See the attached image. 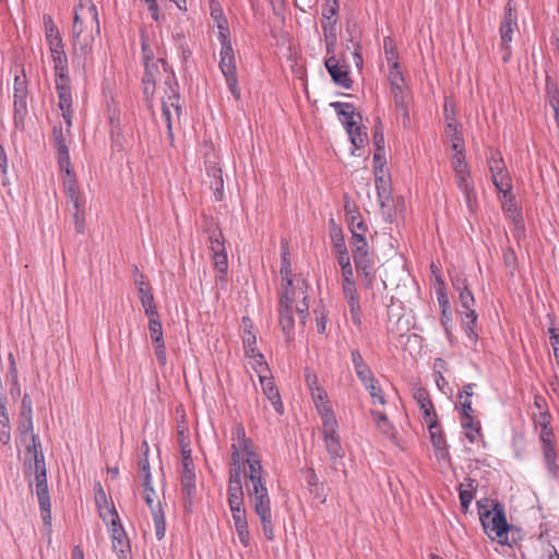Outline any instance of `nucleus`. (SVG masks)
<instances>
[{
	"instance_id": "obj_27",
	"label": "nucleus",
	"mask_w": 559,
	"mask_h": 559,
	"mask_svg": "<svg viewBox=\"0 0 559 559\" xmlns=\"http://www.w3.org/2000/svg\"><path fill=\"white\" fill-rule=\"evenodd\" d=\"M331 106L337 112L345 129H347V127H355V123L362 121L361 115L355 110L352 104L335 102L332 103Z\"/></svg>"
},
{
	"instance_id": "obj_26",
	"label": "nucleus",
	"mask_w": 559,
	"mask_h": 559,
	"mask_svg": "<svg viewBox=\"0 0 559 559\" xmlns=\"http://www.w3.org/2000/svg\"><path fill=\"white\" fill-rule=\"evenodd\" d=\"M259 381L261 383L263 393L269 399V401L273 405L274 409L278 414L282 415L284 413V405H283V402L281 400V395H280V392H278V389L276 388V385L274 383V379L271 376V372L266 373V374H264V373L261 374L259 377Z\"/></svg>"
},
{
	"instance_id": "obj_40",
	"label": "nucleus",
	"mask_w": 559,
	"mask_h": 559,
	"mask_svg": "<svg viewBox=\"0 0 559 559\" xmlns=\"http://www.w3.org/2000/svg\"><path fill=\"white\" fill-rule=\"evenodd\" d=\"M346 131L355 148H361L368 143L367 129L362 121L355 123V127H347Z\"/></svg>"
},
{
	"instance_id": "obj_3",
	"label": "nucleus",
	"mask_w": 559,
	"mask_h": 559,
	"mask_svg": "<svg viewBox=\"0 0 559 559\" xmlns=\"http://www.w3.org/2000/svg\"><path fill=\"white\" fill-rule=\"evenodd\" d=\"M281 259V275L284 283L282 284V295L278 305V322L287 343H290L295 334L294 313H298L300 324H306L309 313V285L305 278H293L288 247L285 243H282Z\"/></svg>"
},
{
	"instance_id": "obj_25",
	"label": "nucleus",
	"mask_w": 559,
	"mask_h": 559,
	"mask_svg": "<svg viewBox=\"0 0 559 559\" xmlns=\"http://www.w3.org/2000/svg\"><path fill=\"white\" fill-rule=\"evenodd\" d=\"M135 284L138 286L139 298L145 314L154 317L155 313H158L157 307L155 305L152 288L147 283L144 282L143 274H139V276L135 277Z\"/></svg>"
},
{
	"instance_id": "obj_23",
	"label": "nucleus",
	"mask_w": 559,
	"mask_h": 559,
	"mask_svg": "<svg viewBox=\"0 0 559 559\" xmlns=\"http://www.w3.org/2000/svg\"><path fill=\"white\" fill-rule=\"evenodd\" d=\"M325 68L332 76L334 83L344 88H350L352 80L348 74L347 66L341 64L334 55L325 60Z\"/></svg>"
},
{
	"instance_id": "obj_30",
	"label": "nucleus",
	"mask_w": 559,
	"mask_h": 559,
	"mask_svg": "<svg viewBox=\"0 0 559 559\" xmlns=\"http://www.w3.org/2000/svg\"><path fill=\"white\" fill-rule=\"evenodd\" d=\"M461 426L464 430L465 437L471 443H483L484 435L481 431L480 421L474 416H464L460 418Z\"/></svg>"
},
{
	"instance_id": "obj_46",
	"label": "nucleus",
	"mask_w": 559,
	"mask_h": 559,
	"mask_svg": "<svg viewBox=\"0 0 559 559\" xmlns=\"http://www.w3.org/2000/svg\"><path fill=\"white\" fill-rule=\"evenodd\" d=\"M329 226H330V237H331L333 247L335 249V252L347 249L346 242H345V237H344L341 226H338L336 224L335 219H333V218L330 219Z\"/></svg>"
},
{
	"instance_id": "obj_38",
	"label": "nucleus",
	"mask_w": 559,
	"mask_h": 559,
	"mask_svg": "<svg viewBox=\"0 0 559 559\" xmlns=\"http://www.w3.org/2000/svg\"><path fill=\"white\" fill-rule=\"evenodd\" d=\"M344 298L347 301L349 312H350V319L352 322L356 326L361 325V308H360V300L358 296V292H350V293H344Z\"/></svg>"
},
{
	"instance_id": "obj_47",
	"label": "nucleus",
	"mask_w": 559,
	"mask_h": 559,
	"mask_svg": "<svg viewBox=\"0 0 559 559\" xmlns=\"http://www.w3.org/2000/svg\"><path fill=\"white\" fill-rule=\"evenodd\" d=\"M365 389L369 392L371 402L373 404L384 405L385 397L382 388L378 384L376 378H372L370 382L361 383Z\"/></svg>"
},
{
	"instance_id": "obj_42",
	"label": "nucleus",
	"mask_w": 559,
	"mask_h": 559,
	"mask_svg": "<svg viewBox=\"0 0 559 559\" xmlns=\"http://www.w3.org/2000/svg\"><path fill=\"white\" fill-rule=\"evenodd\" d=\"M437 294H438L439 307L441 309V323L445 330V333L450 337L449 325L452 321V316H451V311H450V301H449L447 294L442 289H439Z\"/></svg>"
},
{
	"instance_id": "obj_7",
	"label": "nucleus",
	"mask_w": 559,
	"mask_h": 559,
	"mask_svg": "<svg viewBox=\"0 0 559 559\" xmlns=\"http://www.w3.org/2000/svg\"><path fill=\"white\" fill-rule=\"evenodd\" d=\"M451 167L454 171L456 186L464 194L467 207L469 211L474 212L477 207V194L474 189L466 156H451Z\"/></svg>"
},
{
	"instance_id": "obj_53",
	"label": "nucleus",
	"mask_w": 559,
	"mask_h": 559,
	"mask_svg": "<svg viewBox=\"0 0 559 559\" xmlns=\"http://www.w3.org/2000/svg\"><path fill=\"white\" fill-rule=\"evenodd\" d=\"M58 164L62 173L71 170V163L68 148L61 141L58 142Z\"/></svg>"
},
{
	"instance_id": "obj_11",
	"label": "nucleus",
	"mask_w": 559,
	"mask_h": 559,
	"mask_svg": "<svg viewBox=\"0 0 559 559\" xmlns=\"http://www.w3.org/2000/svg\"><path fill=\"white\" fill-rule=\"evenodd\" d=\"M488 166L498 192H511L513 189L512 179L499 152H491Z\"/></svg>"
},
{
	"instance_id": "obj_49",
	"label": "nucleus",
	"mask_w": 559,
	"mask_h": 559,
	"mask_svg": "<svg viewBox=\"0 0 559 559\" xmlns=\"http://www.w3.org/2000/svg\"><path fill=\"white\" fill-rule=\"evenodd\" d=\"M142 486L144 490V500L150 507L151 511L154 512V509H162L158 496L152 486V480L142 481Z\"/></svg>"
},
{
	"instance_id": "obj_36",
	"label": "nucleus",
	"mask_w": 559,
	"mask_h": 559,
	"mask_svg": "<svg viewBox=\"0 0 559 559\" xmlns=\"http://www.w3.org/2000/svg\"><path fill=\"white\" fill-rule=\"evenodd\" d=\"M501 194V207L506 216L514 223L522 221L521 212L519 211L514 195L511 192H502Z\"/></svg>"
},
{
	"instance_id": "obj_32",
	"label": "nucleus",
	"mask_w": 559,
	"mask_h": 559,
	"mask_svg": "<svg viewBox=\"0 0 559 559\" xmlns=\"http://www.w3.org/2000/svg\"><path fill=\"white\" fill-rule=\"evenodd\" d=\"M311 397L317 411L321 415L322 423L328 419H336L330 405L328 393L323 388L311 391Z\"/></svg>"
},
{
	"instance_id": "obj_58",
	"label": "nucleus",
	"mask_w": 559,
	"mask_h": 559,
	"mask_svg": "<svg viewBox=\"0 0 559 559\" xmlns=\"http://www.w3.org/2000/svg\"><path fill=\"white\" fill-rule=\"evenodd\" d=\"M546 88H547L548 100H549L551 108L558 107L559 106V88H558V86L555 83L547 81Z\"/></svg>"
},
{
	"instance_id": "obj_13",
	"label": "nucleus",
	"mask_w": 559,
	"mask_h": 559,
	"mask_svg": "<svg viewBox=\"0 0 559 559\" xmlns=\"http://www.w3.org/2000/svg\"><path fill=\"white\" fill-rule=\"evenodd\" d=\"M459 300H460V305L463 309V311L461 312L463 316L462 321H463V324L466 326L467 337L469 338V341L473 344H475L477 342L478 336L474 329L476 325V322H477V314L474 310V305H475L474 295L472 294V292L469 289L461 292Z\"/></svg>"
},
{
	"instance_id": "obj_18",
	"label": "nucleus",
	"mask_w": 559,
	"mask_h": 559,
	"mask_svg": "<svg viewBox=\"0 0 559 559\" xmlns=\"http://www.w3.org/2000/svg\"><path fill=\"white\" fill-rule=\"evenodd\" d=\"M55 85L59 98V107L68 126H71L72 118V94L70 78L55 79Z\"/></svg>"
},
{
	"instance_id": "obj_33",
	"label": "nucleus",
	"mask_w": 559,
	"mask_h": 559,
	"mask_svg": "<svg viewBox=\"0 0 559 559\" xmlns=\"http://www.w3.org/2000/svg\"><path fill=\"white\" fill-rule=\"evenodd\" d=\"M344 211L349 230L356 229L358 231H361V228L367 227L362 219L359 209L357 207L355 202L352 201L348 197H345L344 200Z\"/></svg>"
},
{
	"instance_id": "obj_24",
	"label": "nucleus",
	"mask_w": 559,
	"mask_h": 559,
	"mask_svg": "<svg viewBox=\"0 0 559 559\" xmlns=\"http://www.w3.org/2000/svg\"><path fill=\"white\" fill-rule=\"evenodd\" d=\"M45 39L49 53L64 51L62 36L50 15H44Z\"/></svg>"
},
{
	"instance_id": "obj_5",
	"label": "nucleus",
	"mask_w": 559,
	"mask_h": 559,
	"mask_svg": "<svg viewBox=\"0 0 559 559\" xmlns=\"http://www.w3.org/2000/svg\"><path fill=\"white\" fill-rule=\"evenodd\" d=\"M478 514L485 534L501 546L513 547L515 527L508 523L504 507L498 502L478 503Z\"/></svg>"
},
{
	"instance_id": "obj_19",
	"label": "nucleus",
	"mask_w": 559,
	"mask_h": 559,
	"mask_svg": "<svg viewBox=\"0 0 559 559\" xmlns=\"http://www.w3.org/2000/svg\"><path fill=\"white\" fill-rule=\"evenodd\" d=\"M229 509L238 538L243 547H248L250 545V533L245 504H233L229 506Z\"/></svg>"
},
{
	"instance_id": "obj_22",
	"label": "nucleus",
	"mask_w": 559,
	"mask_h": 559,
	"mask_svg": "<svg viewBox=\"0 0 559 559\" xmlns=\"http://www.w3.org/2000/svg\"><path fill=\"white\" fill-rule=\"evenodd\" d=\"M426 425L429 431L430 441L435 449V455L437 460L443 461L449 459L447 440L442 432L439 420H435Z\"/></svg>"
},
{
	"instance_id": "obj_39",
	"label": "nucleus",
	"mask_w": 559,
	"mask_h": 559,
	"mask_svg": "<svg viewBox=\"0 0 559 559\" xmlns=\"http://www.w3.org/2000/svg\"><path fill=\"white\" fill-rule=\"evenodd\" d=\"M5 402L0 401V442L3 445H8L11 442V424Z\"/></svg>"
},
{
	"instance_id": "obj_60",
	"label": "nucleus",
	"mask_w": 559,
	"mask_h": 559,
	"mask_svg": "<svg viewBox=\"0 0 559 559\" xmlns=\"http://www.w3.org/2000/svg\"><path fill=\"white\" fill-rule=\"evenodd\" d=\"M460 405H461V417L472 416L474 415V409L472 407V400L468 397H463V393L459 394Z\"/></svg>"
},
{
	"instance_id": "obj_37",
	"label": "nucleus",
	"mask_w": 559,
	"mask_h": 559,
	"mask_svg": "<svg viewBox=\"0 0 559 559\" xmlns=\"http://www.w3.org/2000/svg\"><path fill=\"white\" fill-rule=\"evenodd\" d=\"M445 133L450 138L451 144V156H461L465 155V144L464 140L457 131V128L453 123H448L445 127Z\"/></svg>"
},
{
	"instance_id": "obj_4",
	"label": "nucleus",
	"mask_w": 559,
	"mask_h": 559,
	"mask_svg": "<svg viewBox=\"0 0 559 559\" xmlns=\"http://www.w3.org/2000/svg\"><path fill=\"white\" fill-rule=\"evenodd\" d=\"M98 11L93 0H79L72 25V67L83 73L93 63V44L99 36Z\"/></svg>"
},
{
	"instance_id": "obj_14",
	"label": "nucleus",
	"mask_w": 559,
	"mask_h": 559,
	"mask_svg": "<svg viewBox=\"0 0 559 559\" xmlns=\"http://www.w3.org/2000/svg\"><path fill=\"white\" fill-rule=\"evenodd\" d=\"M14 122L16 127H23L27 114V82L25 76L16 75L13 84Z\"/></svg>"
},
{
	"instance_id": "obj_28",
	"label": "nucleus",
	"mask_w": 559,
	"mask_h": 559,
	"mask_svg": "<svg viewBox=\"0 0 559 559\" xmlns=\"http://www.w3.org/2000/svg\"><path fill=\"white\" fill-rule=\"evenodd\" d=\"M371 416L374 420L378 431L394 444H399L397 430L394 425L389 420L386 415L379 411H371Z\"/></svg>"
},
{
	"instance_id": "obj_41",
	"label": "nucleus",
	"mask_w": 559,
	"mask_h": 559,
	"mask_svg": "<svg viewBox=\"0 0 559 559\" xmlns=\"http://www.w3.org/2000/svg\"><path fill=\"white\" fill-rule=\"evenodd\" d=\"M53 64L55 79L69 78L68 57L64 51L50 53Z\"/></svg>"
},
{
	"instance_id": "obj_2",
	"label": "nucleus",
	"mask_w": 559,
	"mask_h": 559,
	"mask_svg": "<svg viewBox=\"0 0 559 559\" xmlns=\"http://www.w3.org/2000/svg\"><path fill=\"white\" fill-rule=\"evenodd\" d=\"M17 433L22 444L26 447L25 466L35 474V491L44 524L51 526V504L47 484V471L41 451V443L34 433L33 405L31 397L25 394L21 402Z\"/></svg>"
},
{
	"instance_id": "obj_12",
	"label": "nucleus",
	"mask_w": 559,
	"mask_h": 559,
	"mask_svg": "<svg viewBox=\"0 0 559 559\" xmlns=\"http://www.w3.org/2000/svg\"><path fill=\"white\" fill-rule=\"evenodd\" d=\"M338 424L336 419H328L322 423V435L324 445L330 460L335 461L342 459L345 455L344 449L341 443L340 436L337 433Z\"/></svg>"
},
{
	"instance_id": "obj_54",
	"label": "nucleus",
	"mask_w": 559,
	"mask_h": 559,
	"mask_svg": "<svg viewBox=\"0 0 559 559\" xmlns=\"http://www.w3.org/2000/svg\"><path fill=\"white\" fill-rule=\"evenodd\" d=\"M154 525H155V535L158 540L163 539L166 532L165 519L162 509H154L152 512Z\"/></svg>"
},
{
	"instance_id": "obj_62",
	"label": "nucleus",
	"mask_w": 559,
	"mask_h": 559,
	"mask_svg": "<svg viewBox=\"0 0 559 559\" xmlns=\"http://www.w3.org/2000/svg\"><path fill=\"white\" fill-rule=\"evenodd\" d=\"M82 207H83V205L74 206L75 212L73 214L75 229L80 234H82L84 231V213H83Z\"/></svg>"
},
{
	"instance_id": "obj_1",
	"label": "nucleus",
	"mask_w": 559,
	"mask_h": 559,
	"mask_svg": "<svg viewBox=\"0 0 559 559\" xmlns=\"http://www.w3.org/2000/svg\"><path fill=\"white\" fill-rule=\"evenodd\" d=\"M230 450L228 506L243 503V477L249 504L260 520L265 538L273 540L274 525L265 472L255 444L246 437L241 425H237L231 431Z\"/></svg>"
},
{
	"instance_id": "obj_50",
	"label": "nucleus",
	"mask_w": 559,
	"mask_h": 559,
	"mask_svg": "<svg viewBox=\"0 0 559 559\" xmlns=\"http://www.w3.org/2000/svg\"><path fill=\"white\" fill-rule=\"evenodd\" d=\"M391 93H392V97H393L395 106L397 108H400L403 111L404 117L407 118L408 117L407 106H406L407 93H406L405 85H402V86L396 85V86L391 87Z\"/></svg>"
},
{
	"instance_id": "obj_59",
	"label": "nucleus",
	"mask_w": 559,
	"mask_h": 559,
	"mask_svg": "<svg viewBox=\"0 0 559 559\" xmlns=\"http://www.w3.org/2000/svg\"><path fill=\"white\" fill-rule=\"evenodd\" d=\"M338 10V1L337 0H326L325 4L322 8V16L323 19H332L337 15Z\"/></svg>"
},
{
	"instance_id": "obj_6",
	"label": "nucleus",
	"mask_w": 559,
	"mask_h": 559,
	"mask_svg": "<svg viewBox=\"0 0 559 559\" xmlns=\"http://www.w3.org/2000/svg\"><path fill=\"white\" fill-rule=\"evenodd\" d=\"M229 35V27L224 21H221L218 25V40L222 47L218 67L230 93L238 100L241 97V91L238 85L237 62Z\"/></svg>"
},
{
	"instance_id": "obj_48",
	"label": "nucleus",
	"mask_w": 559,
	"mask_h": 559,
	"mask_svg": "<svg viewBox=\"0 0 559 559\" xmlns=\"http://www.w3.org/2000/svg\"><path fill=\"white\" fill-rule=\"evenodd\" d=\"M248 365L257 372L258 377L270 373V368L264 356L258 350L253 355L247 356Z\"/></svg>"
},
{
	"instance_id": "obj_16",
	"label": "nucleus",
	"mask_w": 559,
	"mask_h": 559,
	"mask_svg": "<svg viewBox=\"0 0 559 559\" xmlns=\"http://www.w3.org/2000/svg\"><path fill=\"white\" fill-rule=\"evenodd\" d=\"M141 45L143 61L145 66V74L143 76L144 92L145 94H148L150 85L154 86L155 84V73L158 71L157 62L160 59L155 61L154 49L151 46L148 38L144 34L141 36Z\"/></svg>"
},
{
	"instance_id": "obj_44",
	"label": "nucleus",
	"mask_w": 559,
	"mask_h": 559,
	"mask_svg": "<svg viewBox=\"0 0 559 559\" xmlns=\"http://www.w3.org/2000/svg\"><path fill=\"white\" fill-rule=\"evenodd\" d=\"M104 504L99 502V499H96L98 504L99 516L107 523V525H115L120 522L119 515L114 507H110L105 499V495L103 493Z\"/></svg>"
},
{
	"instance_id": "obj_55",
	"label": "nucleus",
	"mask_w": 559,
	"mask_h": 559,
	"mask_svg": "<svg viewBox=\"0 0 559 559\" xmlns=\"http://www.w3.org/2000/svg\"><path fill=\"white\" fill-rule=\"evenodd\" d=\"M359 275L362 276L364 285L367 288H370L373 285L376 280V274L373 272L372 261L366 262V267H356Z\"/></svg>"
},
{
	"instance_id": "obj_56",
	"label": "nucleus",
	"mask_w": 559,
	"mask_h": 559,
	"mask_svg": "<svg viewBox=\"0 0 559 559\" xmlns=\"http://www.w3.org/2000/svg\"><path fill=\"white\" fill-rule=\"evenodd\" d=\"M550 424L551 416L547 412H542L536 418V425H538L540 428L539 433L555 435Z\"/></svg>"
},
{
	"instance_id": "obj_20",
	"label": "nucleus",
	"mask_w": 559,
	"mask_h": 559,
	"mask_svg": "<svg viewBox=\"0 0 559 559\" xmlns=\"http://www.w3.org/2000/svg\"><path fill=\"white\" fill-rule=\"evenodd\" d=\"M413 397L421 412L423 420L425 424L438 420V415L435 411L429 392L425 388L420 385H414Z\"/></svg>"
},
{
	"instance_id": "obj_29",
	"label": "nucleus",
	"mask_w": 559,
	"mask_h": 559,
	"mask_svg": "<svg viewBox=\"0 0 559 559\" xmlns=\"http://www.w3.org/2000/svg\"><path fill=\"white\" fill-rule=\"evenodd\" d=\"M62 186H63V190H64L68 201L71 204H73V206L83 205V198L81 195L75 176L72 173V170H68V173H63Z\"/></svg>"
},
{
	"instance_id": "obj_9",
	"label": "nucleus",
	"mask_w": 559,
	"mask_h": 559,
	"mask_svg": "<svg viewBox=\"0 0 559 559\" xmlns=\"http://www.w3.org/2000/svg\"><path fill=\"white\" fill-rule=\"evenodd\" d=\"M209 249L214 269L217 272L216 282L225 286L227 283L228 259L224 236L218 228H215L209 236Z\"/></svg>"
},
{
	"instance_id": "obj_63",
	"label": "nucleus",
	"mask_w": 559,
	"mask_h": 559,
	"mask_svg": "<svg viewBox=\"0 0 559 559\" xmlns=\"http://www.w3.org/2000/svg\"><path fill=\"white\" fill-rule=\"evenodd\" d=\"M305 380H306V384H307L308 389L310 390V392L316 389H321V386L319 385V382H318L317 374L313 371H311L310 369L305 370Z\"/></svg>"
},
{
	"instance_id": "obj_64",
	"label": "nucleus",
	"mask_w": 559,
	"mask_h": 559,
	"mask_svg": "<svg viewBox=\"0 0 559 559\" xmlns=\"http://www.w3.org/2000/svg\"><path fill=\"white\" fill-rule=\"evenodd\" d=\"M548 332L550 334V346L552 348L554 356L559 357V334L555 328H549Z\"/></svg>"
},
{
	"instance_id": "obj_17",
	"label": "nucleus",
	"mask_w": 559,
	"mask_h": 559,
	"mask_svg": "<svg viewBox=\"0 0 559 559\" xmlns=\"http://www.w3.org/2000/svg\"><path fill=\"white\" fill-rule=\"evenodd\" d=\"M539 442L547 471L552 477H557L559 473V465L557 464L559 451L556 437L555 435L539 433Z\"/></svg>"
},
{
	"instance_id": "obj_45",
	"label": "nucleus",
	"mask_w": 559,
	"mask_h": 559,
	"mask_svg": "<svg viewBox=\"0 0 559 559\" xmlns=\"http://www.w3.org/2000/svg\"><path fill=\"white\" fill-rule=\"evenodd\" d=\"M353 251V260L355 263V267H366V262L371 261L368 251V243L360 242L357 245H350Z\"/></svg>"
},
{
	"instance_id": "obj_31",
	"label": "nucleus",
	"mask_w": 559,
	"mask_h": 559,
	"mask_svg": "<svg viewBox=\"0 0 559 559\" xmlns=\"http://www.w3.org/2000/svg\"><path fill=\"white\" fill-rule=\"evenodd\" d=\"M110 535L114 550L118 554L120 559H124L130 551V544L120 522L111 525Z\"/></svg>"
},
{
	"instance_id": "obj_51",
	"label": "nucleus",
	"mask_w": 559,
	"mask_h": 559,
	"mask_svg": "<svg viewBox=\"0 0 559 559\" xmlns=\"http://www.w3.org/2000/svg\"><path fill=\"white\" fill-rule=\"evenodd\" d=\"M341 276L343 294L357 290L353 266L341 269Z\"/></svg>"
},
{
	"instance_id": "obj_61",
	"label": "nucleus",
	"mask_w": 559,
	"mask_h": 559,
	"mask_svg": "<svg viewBox=\"0 0 559 559\" xmlns=\"http://www.w3.org/2000/svg\"><path fill=\"white\" fill-rule=\"evenodd\" d=\"M211 189L214 191L216 201H222L223 197H224V180H223V178L212 179Z\"/></svg>"
},
{
	"instance_id": "obj_35",
	"label": "nucleus",
	"mask_w": 559,
	"mask_h": 559,
	"mask_svg": "<svg viewBox=\"0 0 559 559\" xmlns=\"http://www.w3.org/2000/svg\"><path fill=\"white\" fill-rule=\"evenodd\" d=\"M350 358L356 376L360 380V382H370V380L374 378V374L370 367L368 366V364L362 358L360 352L358 349H352Z\"/></svg>"
},
{
	"instance_id": "obj_34",
	"label": "nucleus",
	"mask_w": 559,
	"mask_h": 559,
	"mask_svg": "<svg viewBox=\"0 0 559 559\" xmlns=\"http://www.w3.org/2000/svg\"><path fill=\"white\" fill-rule=\"evenodd\" d=\"M242 343L246 357L253 355L259 349L257 348V335L253 332V322L250 318H242Z\"/></svg>"
},
{
	"instance_id": "obj_43",
	"label": "nucleus",
	"mask_w": 559,
	"mask_h": 559,
	"mask_svg": "<svg viewBox=\"0 0 559 559\" xmlns=\"http://www.w3.org/2000/svg\"><path fill=\"white\" fill-rule=\"evenodd\" d=\"M140 450H141L142 456L140 457V460L138 462L139 476L142 479V481H147V480H151V466H150V462H148L150 447H148L147 441L142 442Z\"/></svg>"
},
{
	"instance_id": "obj_8",
	"label": "nucleus",
	"mask_w": 559,
	"mask_h": 559,
	"mask_svg": "<svg viewBox=\"0 0 559 559\" xmlns=\"http://www.w3.org/2000/svg\"><path fill=\"white\" fill-rule=\"evenodd\" d=\"M181 106L177 83L169 75L165 81L164 94L162 96V118L168 130V135L173 136V124L180 120Z\"/></svg>"
},
{
	"instance_id": "obj_10",
	"label": "nucleus",
	"mask_w": 559,
	"mask_h": 559,
	"mask_svg": "<svg viewBox=\"0 0 559 559\" xmlns=\"http://www.w3.org/2000/svg\"><path fill=\"white\" fill-rule=\"evenodd\" d=\"M518 16L514 8L513 0H509L506 4V12L500 25V49L502 51V61L508 62L511 57L510 43L513 39V34L518 29Z\"/></svg>"
},
{
	"instance_id": "obj_21",
	"label": "nucleus",
	"mask_w": 559,
	"mask_h": 559,
	"mask_svg": "<svg viewBox=\"0 0 559 559\" xmlns=\"http://www.w3.org/2000/svg\"><path fill=\"white\" fill-rule=\"evenodd\" d=\"M180 484L183 498V508L186 511L191 512L197 493L195 471H180Z\"/></svg>"
},
{
	"instance_id": "obj_52",
	"label": "nucleus",
	"mask_w": 559,
	"mask_h": 559,
	"mask_svg": "<svg viewBox=\"0 0 559 559\" xmlns=\"http://www.w3.org/2000/svg\"><path fill=\"white\" fill-rule=\"evenodd\" d=\"M384 55L389 66L395 67L397 62V51L394 40L390 37H385L383 40Z\"/></svg>"
},
{
	"instance_id": "obj_15",
	"label": "nucleus",
	"mask_w": 559,
	"mask_h": 559,
	"mask_svg": "<svg viewBox=\"0 0 559 559\" xmlns=\"http://www.w3.org/2000/svg\"><path fill=\"white\" fill-rule=\"evenodd\" d=\"M148 319V332L154 347V353L158 364L162 367H165L167 364V353L166 345L164 341V333L162 328V322L159 318V313H155L154 317L146 316Z\"/></svg>"
},
{
	"instance_id": "obj_57",
	"label": "nucleus",
	"mask_w": 559,
	"mask_h": 559,
	"mask_svg": "<svg viewBox=\"0 0 559 559\" xmlns=\"http://www.w3.org/2000/svg\"><path fill=\"white\" fill-rule=\"evenodd\" d=\"M389 81H390L391 87L396 86V85H399V86L405 85V81H404L403 74L400 70L399 63H396L395 67L390 66Z\"/></svg>"
}]
</instances>
